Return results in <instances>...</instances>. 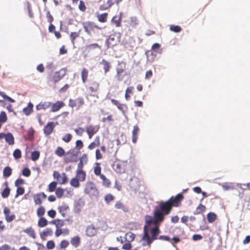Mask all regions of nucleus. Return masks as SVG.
I'll return each mask as SVG.
<instances>
[{
    "label": "nucleus",
    "mask_w": 250,
    "mask_h": 250,
    "mask_svg": "<svg viewBox=\"0 0 250 250\" xmlns=\"http://www.w3.org/2000/svg\"><path fill=\"white\" fill-rule=\"evenodd\" d=\"M98 21L100 22L104 23L107 21L108 18V14L104 13L101 14H98L97 16Z\"/></svg>",
    "instance_id": "nucleus-27"
},
{
    "label": "nucleus",
    "mask_w": 250,
    "mask_h": 250,
    "mask_svg": "<svg viewBox=\"0 0 250 250\" xmlns=\"http://www.w3.org/2000/svg\"><path fill=\"white\" fill-rule=\"evenodd\" d=\"M69 242L68 241L66 240H63L61 242L60 247L61 249H65L69 246Z\"/></svg>",
    "instance_id": "nucleus-64"
},
{
    "label": "nucleus",
    "mask_w": 250,
    "mask_h": 250,
    "mask_svg": "<svg viewBox=\"0 0 250 250\" xmlns=\"http://www.w3.org/2000/svg\"><path fill=\"white\" fill-rule=\"evenodd\" d=\"M97 48L101 49V46L98 43H96L90 44L86 46V49H87L88 51L92 49H96Z\"/></svg>",
    "instance_id": "nucleus-58"
},
{
    "label": "nucleus",
    "mask_w": 250,
    "mask_h": 250,
    "mask_svg": "<svg viewBox=\"0 0 250 250\" xmlns=\"http://www.w3.org/2000/svg\"><path fill=\"white\" fill-rule=\"evenodd\" d=\"M122 13H120L119 16H114L111 20L112 23L114 24L116 27H120L121 25Z\"/></svg>",
    "instance_id": "nucleus-16"
},
{
    "label": "nucleus",
    "mask_w": 250,
    "mask_h": 250,
    "mask_svg": "<svg viewBox=\"0 0 250 250\" xmlns=\"http://www.w3.org/2000/svg\"><path fill=\"white\" fill-rule=\"evenodd\" d=\"M57 122L56 123L53 122H48L43 128L44 134L46 136H48L50 135L53 131L56 125H57Z\"/></svg>",
    "instance_id": "nucleus-12"
},
{
    "label": "nucleus",
    "mask_w": 250,
    "mask_h": 250,
    "mask_svg": "<svg viewBox=\"0 0 250 250\" xmlns=\"http://www.w3.org/2000/svg\"><path fill=\"white\" fill-rule=\"evenodd\" d=\"M111 101L114 105L117 106L119 109L121 110H123V104H120L118 101L115 99H111Z\"/></svg>",
    "instance_id": "nucleus-56"
},
{
    "label": "nucleus",
    "mask_w": 250,
    "mask_h": 250,
    "mask_svg": "<svg viewBox=\"0 0 250 250\" xmlns=\"http://www.w3.org/2000/svg\"><path fill=\"white\" fill-rule=\"evenodd\" d=\"M100 145V137L97 136L94 142L91 143L88 146V148L91 150L95 148L96 147L99 146Z\"/></svg>",
    "instance_id": "nucleus-26"
},
{
    "label": "nucleus",
    "mask_w": 250,
    "mask_h": 250,
    "mask_svg": "<svg viewBox=\"0 0 250 250\" xmlns=\"http://www.w3.org/2000/svg\"><path fill=\"white\" fill-rule=\"evenodd\" d=\"M53 177L57 180L60 184H65L68 181V178L65 173L60 174L58 172L55 171L53 172Z\"/></svg>",
    "instance_id": "nucleus-9"
},
{
    "label": "nucleus",
    "mask_w": 250,
    "mask_h": 250,
    "mask_svg": "<svg viewBox=\"0 0 250 250\" xmlns=\"http://www.w3.org/2000/svg\"><path fill=\"white\" fill-rule=\"evenodd\" d=\"M35 130L32 127L28 130L26 139L29 141H32L34 139V134Z\"/></svg>",
    "instance_id": "nucleus-37"
},
{
    "label": "nucleus",
    "mask_w": 250,
    "mask_h": 250,
    "mask_svg": "<svg viewBox=\"0 0 250 250\" xmlns=\"http://www.w3.org/2000/svg\"><path fill=\"white\" fill-rule=\"evenodd\" d=\"M133 89L134 87L133 86H129L126 88L125 94V98L126 100H129L130 99V96L129 94L132 93Z\"/></svg>",
    "instance_id": "nucleus-49"
},
{
    "label": "nucleus",
    "mask_w": 250,
    "mask_h": 250,
    "mask_svg": "<svg viewBox=\"0 0 250 250\" xmlns=\"http://www.w3.org/2000/svg\"><path fill=\"white\" fill-rule=\"evenodd\" d=\"M81 242L80 237L79 236H76L72 238H71L70 240V243L72 246L75 247V248L78 247L80 244Z\"/></svg>",
    "instance_id": "nucleus-25"
},
{
    "label": "nucleus",
    "mask_w": 250,
    "mask_h": 250,
    "mask_svg": "<svg viewBox=\"0 0 250 250\" xmlns=\"http://www.w3.org/2000/svg\"><path fill=\"white\" fill-rule=\"evenodd\" d=\"M26 8L28 11L29 16L30 18H32L33 17V13L32 10V6L30 3L28 1L26 2L25 4Z\"/></svg>",
    "instance_id": "nucleus-48"
},
{
    "label": "nucleus",
    "mask_w": 250,
    "mask_h": 250,
    "mask_svg": "<svg viewBox=\"0 0 250 250\" xmlns=\"http://www.w3.org/2000/svg\"><path fill=\"white\" fill-rule=\"evenodd\" d=\"M146 215L145 216V225L144 227V234L141 238L143 241V245L150 246L153 241L158 239V235L160 233L159 225L160 224H154L151 223L150 224L147 223Z\"/></svg>",
    "instance_id": "nucleus-2"
},
{
    "label": "nucleus",
    "mask_w": 250,
    "mask_h": 250,
    "mask_svg": "<svg viewBox=\"0 0 250 250\" xmlns=\"http://www.w3.org/2000/svg\"><path fill=\"white\" fill-rule=\"evenodd\" d=\"M33 104L31 103H29L27 106L23 109V112L26 116H28L33 111Z\"/></svg>",
    "instance_id": "nucleus-29"
},
{
    "label": "nucleus",
    "mask_w": 250,
    "mask_h": 250,
    "mask_svg": "<svg viewBox=\"0 0 250 250\" xmlns=\"http://www.w3.org/2000/svg\"><path fill=\"white\" fill-rule=\"evenodd\" d=\"M125 240L128 242L133 241L135 237V234L131 232L127 233L125 235Z\"/></svg>",
    "instance_id": "nucleus-45"
},
{
    "label": "nucleus",
    "mask_w": 250,
    "mask_h": 250,
    "mask_svg": "<svg viewBox=\"0 0 250 250\" xmlns=\"http://www.w3.org/2000/svg\"><path fill=\"white\" fill-rule=\"evenodd\" d=\"M83 26L85 32L90 36L95 33L97 30H101L102 28L97 26L92 21H87L83 23Z\"/></svg>",
    "instance_id": "nucleus-5"
},
{
    "label": "nucleus",
    "mask_w": 250,
    "mask_h": 250,
    "mask_svg": "<svg viewBox=\"0 0 250 250\" xmlns=\"http://www.w3.org/2000/svg\"><path fill=\"white\" fill-rule=\"evenodd\" d=\"M3 212L5 216V219L8 222H12L15 218L14 214L10 215V209L7 207L4 208Z\"/></svg>",
    "instance_id": "nucleus-18"
},
{
    "label": "nucleus",
    "mask_w": 250,
    "mask_h": 250,
    "mask_svg": "<svg viewBox=\"0 0 250 250\" xmlns=\"http://www.w3.org/2000/svg\"><path fill=\"white\" fill-rule=\"evenodd\" d=\"M217 216L213 212H209L207 214V219L209 223H213L216 219Z\"/></svg>",
    "instance_id": "nucleus-39"
},
{
    "label": "nucleus",
    "mask_w": 250,
    "mask_h": 250,
    "mask_svg": "<svg viewBox=\"0 0 250 250\" xmlns=\"http://www.w3.org/2000/svg\"><path fill=\"white\" fill-rule=\"evenodd\" d=\"M97 233V231L93 226H89L86 229V234L89 237L94 236Z\"/></svg>",
    "instance_id": "nucleus-22"
},
{
    "label": "nucleus",
    "mask_w": 250,
    "mask_h": 250,
    "mask_svg": "<svg viewBox=\"0 0 250 250\" xmlns=\"http://www.w3.org/2000/svg\"><path fill=\"white\" fill-rule=\"evenodd\" d=\"M46 198V194L42 192L33 195V199L35 205H40L42 204V200Z\"/></svg>",
    "instance_id": "nucleus-13"
},
{
    "label": "nucleus",
    "mask_w": 250,
    "mask_h": 250,
    "mask_svg": "<svg viewBox=\"0 0 250 250\" xmlns=\"http://www.w3.org/2000/svg\"><path fill=\"white\" fill-rule=\"evenodd\" d=\"M140 132V128L138 125H135L133 127L132 130V141L134 144H136L138 138V135Z\"/></svg>",
    "instance_id": "nucleus-19"
},
{
    "label": "nucleus",
    "mask_w": 250,
    "mask_h": 250,
    "mask_svg": "<svg viewBox=\"0 0 250 250\" xmlns=\"http://www.w3.org/2000/svg\"><path fill=\"white\" fill-rule=\"evenodd\" d=\"M82 80L83 83H85L87 80L88 77V70L84 68L81 72Z\"/></svg>",
    "instance_id": "nucleus-28"
},
{
    "label": "nucleus",
    "mask_w": 250,
    "mask_h": 250,
    "mask_svg": "<svg viewBox=\"0 0 250 250\" xmlns=\"http://www.w3.org/2000/svg\"><path fill=\"white\" fill-rule=\"evenodd\" d=\"M124 70L123 68H117V74L116 78L117 80L121 81L123 79V77L122 76V74L124 72Z\"/></svg>",
    "instance_id": "nucleus-52"
},
{
    "label": "nucleus",
    "mask_w": 250,
    "mask_h": 250,
    "mask_svg": "<svg viewBox=\"0 0 250 250\" xmlns=\"http://www.w3.org/2000/svg\"><path fill=\"white\" fill-rule=\"evenodd\" d=\"M100 64H102L103 66V69L104 70V73L106 74L109 71V69L111 67V65L110 62H108L107 61L103 59L101 62Z\"/></svg>",
    "instance_id": "nucleus-23"
},
{
    "label": "nucleus",
    "mask_w": 250,
    "mask_h": 250,
    "mask_svg": "<svg viewBox=\"0 0 250 250\" xmlns=\"http://www.w3.org/2000/svg\"><path fill=\"white\" fill-rule=\"evenodd\" d=\"M24 232L28 234L30 237L33 238H36V234L34 230L31 228L29 227L24 230Z\"/></svg>",
    "instance_id": "nucleus-36"
},
{
    "label": "nucleus",
    "mask_w": 250,
    "mask_h": 250,
    "mask_svg": "<svg viewBox=\"0 0 250 250\" xmlns=\"http://www.w3.org/2000/svg\"><path fill=\"white\" fill-rule=\"evenodd\" d=\"M56 195L58 198L62 197L64 194V190L61 188H58L55 191Z\"/></svg>",
    "instance_id": "nucleus-51"
},
{
    "label": "nucleus",
    "mask_w": 250,
    "mask_h": 250,
    "mask_svg": "<svg viewBox=\"0 0 250 250\" xmlns=\"http://www.w3.org/2000/svg\"><path fill=\"white\" fill-rule=\"evenodd\" d=\"M4 138L6 143L9 145H13L14 144V138L11 133H4Z\"/></svg>",
    "instance_id": "nucleus-20"
},
{
    "label": "nucleus",
    "mask_w": 250,
    "mask_h": 250,
    "mask_svg": "<svg viewBox=\"0 0 250 250\" xmlns=\"http://www.w3.org/2000/svg\"><path fill=\"white\" fill-rule=\"evenodd\" d=\"M84 104V100L82 97H78L75 99H70L69 100V106L71 108H76L77 110L79 109Z\"/></svg>",
    "instance_id": "nucleus-6"
},
{
    "label": "nucleus",
    "mask_w": 250,
    "mask_h": 250,
    "mask_svg": "<svg viewBox=\"0 0 250 250\" xmlns=\"http://www.w3.org/2000/svg\"><path fill=\"white\" fill-rule=\"evenodd\" d=\"M94 174L97 176H99L103 175L101 174V167H100V164L99 163H96V166L94 168Z\"/></svg>",
    "instance_id": "nucleus-38"
},
{
    "label": "nucleus",
    "mask_w": 250,
    "mask_h": 250,
    "mask_svg": "<svg viewBox=\"0 0 250 250\" xmlns=\"http://www.w3.org/2000/svg\"><path fill=\"white\" fill-rule=\"evenodd\" d=\"M24 192V188H23L21 187H17L15 198H17L19 196L23 194Z\"/></svg>",
    "instance_id": "nucleus-60"
},
{
    "label": "nucleus",
    "mask_w": 250,
    "mask_h": 250,
    "mask_svg": "<svg viewBox=\"0 0 250 250\" xmlns=\"http://www.w3.org/2000/svg\"><path fill=\"white\" fill-rule=\"evenodd\" d=\"M99 83L94 79H91L88 83V89L92 93L97 92L99 89Z\"/></svg>",
    "instance_id": "nucleus-10"
},
{
    "label": "nucleus",
    "mask_w": 250,
    "mask_h": 250,
    "mask_svg": "<svg viewBox=\"0 0 250 250\" xmlns=\"http://www.w3.org/2000/svg\"><path fill=\"white\" fill-rule=\"evenodd\" d=\"M79 180L76 177L71 179L70 184L74 188H78L80 186Z\"/></svg>",
    "instance_id": "nucleus-44"
},
{
    "label": "nucleus",
    "mask_w": 250,
    "mask_h": 250,
    "mask_svg": "<svg viewBox=\"0 0 250 250\" xmlns=\"http://www.w3.org/2000/svg\"><path fill=\"white\" fill-rule=\"evenodd\" d=\"M57 185V182H52L48 185V191L49 192H53L56 188Z\"/></svg>",
    "instance_id": "nucleus-54"
},
{
    "label": "nucleus",
    "mask_w": 250,
    "mask_h": 250,
    "mask_svg": "<svg viewBox=\"0 0 250 250\" xmlns=\"http://www.w3.org/2000/svg\"><path fill=\"white\" fill-rule=\"evenodd\" d=\"M52 224L55 225L56 228H61L64 225V222L61 219H56L52 221Z\"/></svg>",
    "instance_id": "nucleus-46"
},
{
    "label": "nucleus",
    "mask_w": 250,
    "mask_h": 250,
    "mask_svg": "<svg viewBox=\"0 0 250 250\" xmlns=\"http://www.w3.org/2000/svg\"><path fill=\"white\" fill-rule=\"evenodd\" d=\"M127 165V161L117 159L114 162L112 168L118 173H124L126 169Z\"/></svg>",
    "instance_id": "nucleus-4"
},
{
    "label": "nucleus",
    "mask_w": 250,
    "mask_h": 250,
    "mask_svg": "<svg viewBox=\"0 0 250 250\" xmlns=\"http://www.w3.org/2000/svg\"><path fill=\"white\" fill-rule=\"evenodd\" d=\"M237 186L243 190L250 189V183L247 184H238Z\"/></svg>",
    "instance_id": "nucleus-55"
},
{
    "label": "nucleus",
    "mask_w": 250,
    "mask_h": 250,
    "mask_svg": "<svg viewBox=\"0 0 250 250\" xmlns=\"http://www.w3.org/2000/svg\"><path fill=\"white\" fill-rule=\"evenodd\" d=\"M99 130V127L89 125L86 127V131L88 134L89 139H91Z\"/></svg>",
    "instance_id": "nucleus-14"
},
{
    "label": "nucleus",
    "mask_w": 250,
    "mask_h": 250,
    "mask_svg": "<svg viewBox=\"0 0 250 250\" xmlns=\"http://www.w3.org/2000/svg\"><path fill=\"white\" fill-rule=\"evenodd\" d=\"M170 31L175 32L179 33L182 31V28L179 25H171L169 27Z\"/></svg>",
    "instance_id": "nucleus-47"
},
{
    "label": "nucleus",
    "mask_w": 250,
    "mask_h": 250,
    "mask_svg": "<svg viewBox=\"0 0 250 250\" xmlns=\"http://www.w3.org/2000/svg\"><path fill=\"white\" fill-rule=\"evenodd\" d=\"M65 163L76 162L77 161V154L75 153L74 149H70L65 154L63 158Z\"/></svg>",
    "instance_id": "nucleus-7"
},
{
    "label": "nucleus",
    "mask_w": 250,
    "mask_h": 250,
    "mask_svg": "<svg viewBox=\"0 0 250 250\" xmlns=\"http://www.w3.org/2000/svg\"><path fill=\"white\" fill-rule=\"evenodd\" d=\"M45 213V208L43 206H40L37 210V214L39 217L42 216Z\"/></svg>",
    "instance_id": "nucleus-53"
},
{
    "label": "nucleus",
    "mask_w": 250,
    "mask_h": 250,
    "mask_svg": "<svg viewBox=\"0 0 250 250\" xmlns=\"http://www.w3.org/2000/svg\"><path fill=\"white\" fill-rule=\"evenodd\" d=\"M65 106V104L63 102L58 101L54 104H51V111L55 112L59 111L61 108Z\"/></svg>",
    "instance_id": "nucleus-15"
},
{
    "label": "nucleus",
    "mask_w": 250,
    "mask_h": 250,
    "mask_svg": "<svg viewBox=\"0 0 250 250\" xmlns=\"http://www.w3.org/2000/svg\"><path fill=\"white\" fill-rule=\"evenodd\" d=\"M4 185L6 186V188L2 191V192H1V196L3 198H7L9 196V195L10 194V189L8 187V183H7V181H6L4 183Z\"/></svg>",
    "instance_id": "nucleus-30"
},
{
    "label": "nucleus",
    "mask_w": 250,
    "mask_h": 250,
    "mask_svg": "<svg viewBox=\"0 0 250 250\" xmlns=\"http://www.w3.org/2000/svg\"><path fill=\"white\" fill-rule=\"evenodd\" d=\"M119 42L118 39L116 38L114 35H110L106 41V48H112L116 45Z\"/></svg>",
    "instance_id": "nucleus-11"
},
{
    "label": "nucleus",
    "mask_w": 250,
    "mask_h": 250,
    "mask_svg": "<svg viewBox=\"0 0 250 250\" xmlns=\"http://www.w3.org/2000/svg\"><path fill=\"white\" fill-rule=\"evenodd\" d=\"M52 229L50 228H47L41 233V237L42 238H43V237H45L47 236H51L52 235Z\"/></svg>",
    "instance_id": "nucleus-42"
},
{
    "label": "nucleus",
    "mask_w": 250,
    "mask_h": 250,
    "mask_svg": "<svg viewBox=\"0 0 250 250\" xmlns=\"http://www.w3.org/2000/svg\"><path fill=\"white\" fill-rule=\"evenodd\" d=\"M86 173L82 170H76V177L81 182H83L86 179Z\"/></svg>",
    "instance_id": "nucleus-21"
},
{
    "label": "nucleus",
    "mask_w": 250,
    "mask_h": 250,
    "mask_svg": "<svg viewBox=\"0 0 250 250\" xmlns=\"http://www.w3.org/2000/svg\"><path fill=\"white\" fill-rule=\"evenodd\" d=\"M7 116L5 111H2L0 113V124H3L7 122Z\"/></svg>",
    "instance_id": "nucleus-41"
},
{
    "label": "nucleus",
    "mask_w": 250,
    "mask_h": 250,
    "mask_svg": "<svg viewBox=\"0 0 250 250\" xmlns=\"http://www.w3.org/2000/svg\"><path fill=\"white\" fill-rule=\"evenodd\" d=\"M65 75V71L64 69H61L56 71L52 76H50L49 80L54 83H56L61 80Z\"/></svg>",
    "instance_id": "nucleus-8"
},
{
    "label": "nucleus",
    "mask_w": 250,
    "mask_h": 250,
    "mask_svg": "<svg viewBox=\"0 0 250 250\" xmlns=\"http://www.w3.org/2000/svg\"><path fill=\"white\" fill-rule=\"evenodd\" d=\"M51 105V103L49 102H41L37 104L36 108L37 110H45L49 108Z\"/></svg>",
    "instance_id": "nucleus-17"
},
{
    "label": "nucleus",
    "mask_w": 250,
    "mask_h": 250,
    "mask_svg": "<svg viewBox=\"0 0 250 250\" xmlns=\"http://www.w3.org/2000/svg\"><path fill=\"white\" fill-rule=\"evenodd\" d=\"M0 96H1L2 98H3L4 99L8 100L9 102L11 103H14L15 101L11 98V97H9L8 96L6 95V94L2 91H0Z\"/></svg>",
    "instance_id": "nucleus-57"
},
{
    "label": "nucleus",
    "mask_w": 250,
    "mask_h": 250,
    "mask_svg": "<svg viewBox=\"0 0 250 250\" xmlns=\"http://www.w3.org/2000/svg\"><path fill=\"white\" fill-rule=\"evenodd\" d=\"M114 3L113 0H108L106 3L100 5L99 9L101 10H105L110 8Z\"/></svg>",
    "instance_id": "nucleus-24"
},
{
    "label": "nucleus",
    "mask_w": 250,
    "mask_h": 250,
    "mask_svg": "<svg viewBox=\"0 0 250 250\" xmlns=\"http://www.w3.org/2000/svg\"><path fill=\"white\" fill-rule=\"evenodd\" d=\"M184 199L182 193H179L175 197H171L166 201L160 202L153 210V217L146 215L147 223H162L166 215H168L173 207H178L181 206V202Z\"/></svg>",
    "instance_id": "nucleus-1"
},
{
    "label": "nucleus",
    "mask_w": 250,
    "mask_h": 250,
    "mask_svg": "<svg viewBox=\"0 0 250 250\" xmlns=\"http://www.w3.org/2000/svg\"><path fill=\"white\" fill-rule=\"evenodd\" d=\"M115 207L117 209H121L123 210L124 211L125 210V208L124 204L120 201H117L115 203Z\"/></svg>",
    "instance_id": "nucleus-63"
},
{
    "label": "nucleus",
    "mask_w": 250,
    "mask_h": 250,
    "mask_svg": "<svg viewBox=\"0 0 250 250\" xmlns=\"http://www.w3.org/2000/svg\"><path fill=\"white\" fill-rule=\"evenodd\" d=\"M84 192L91 198H97L99 195V191L95 184L92 181L86 182Z\"/></svg>",
    "instance_id": "nucleus-3"
},
{
    "label": "nucleus",
    "mask_w": 250,
    "mask_h": 250,
    "mask_svg": "<svg viewBox=\"0 0 250 250\" xmlns=\"http://www.w3.org/2000/svg\"><path fill=\"white\" fill-rule=\"evenodd\" d=\"M40 153L39 151H35L31 153V158L32 160L36 161L40 157Z\"/></svg>",
    "instance_id": "nucleus-50"
},
{
    "label": "nucleus",
    "mask_w": 250,
    "mask_h": 250,
    "mask_svg": "<svg viewBox=\"0 0 250 250\" xmlns=\"http://www.w3.org/2000/svg\"><path fill=\"white\" fill-rule=\"evenodd\" d=\"M114 199V197L111 194H107L104 196V200L105 202L107 204H109V203Z\"/></svg>",
    "instance_id": "nucleus-62"
},
{
    "label": "nucleus",
    "mask_w": 250,
    "mask_h": 250,
    "mask_svg": "<svg viewBox=\"0 0 250 250\" xmlns=\"http://www.w3.org/2000/svg\"><path fill=\"white\" fill-rule=\"evenodd\" d=\"M100 178L103 181V185L106 188H109L111 186V182L109 179H107L104 175H100Z\"/></svg>",
    "instance_id": "nucleus-31"
},
{
    "label": "nucleus",
    "mask_w": 250,
    "mask_h": 250,
    "mask_svg": "<svg viewBox=\"0 0 250 250\" xmlns=\"http://www.w3.org/2000/svg\"><path fill=\"white\" fill-rule=\"evenodd\" d=\"M55 154L59 157H62L65 154L64 150L61 146H58L55 151Z\"/></svg>",
    "instance_id": "nucleus-33"
},
{
    "label": "nucleus",
    "mask_w": 250,
    "mask_h": 250,
    "mask_svg": "<svg viewBox=\"0 0 250 250\" xmlns=\"http://www.w3.org/2000/svg\"><path fill=\"white\" fill-rule=\"evenodd\" d=\"M206 207L204 205L200 204L198 205V206L196 208V212L194 214H198L203 213V212H204L206 211Z\"/></svg>",
    "instance_id": "nucleus-40"
},
{
    "label": "nucleus",
    "mask_w": 250,
    "mask_h": 250,
    "mask_svg": "<svg viewBox=\"0 0 250 250\" xmlns=\"http://www.w3.org/2000/svg\"><path fill=\"white\" fill-rule=\"evenodd\" d=\"M72 136L71 134L67 133L65 134L62 138V140L65 143H69L72 140Z\"/></svg>",
    "instance_id": "nucleus-61"
},
{
    "label": "nucleus",
    "mask_w": 250,
    "mask_h": 250,
    "mask_svg": "<svg viewBox=\"0 0 250 250\" xmlns=\"http://www.w3.org/2000/svg\"><path fill=\"white\" fill-rule=\"evenodd\" d=\"M12 174V169L9 167H6L3 169V175L5 177H9Z\"/></svg>",
    "instance_id": "nucleus-43"
},
{
    "label": "nucleus",
    "mask_w": 250,
    "mask_h": 250,
    "mask_svg": "<svg viewBox=\"0 0 250 250\" xmlns=\"http://www.w3.org/2000/svg\"><path fill=\"white\" fill-rule=\"evenodd\" d=\"M48 224L47 220L44 217H41L38 221V225L39 227L43 228Z\"/></svg>",
    "instance_id": "nucleus-35"
},
{
    "label": "nucleus",
    "mask_w": 250,
    "mask_h": 250,
    "mask_svg": "<svg viewBox=\"0 0 250 250\" xmlns=\"http://www.w3.org/2000/svg\"><path fill=\"white\" fill-rule=\"evenodd\" d=\"M80 33L77 32H71L70 35V39L73 43L74 44L75 40L79 36Z\"/></svg>",
    "instance_id": "nucleus-59"
},
{
    "label": "nucleus",
    "mask_w": 250,
    "mask_h": 250,
    "mask_svg": "<svg viewBox=\"0 0 250 250\" xmlns=\"http://www.w3.org/2000/svg\"><path fill=\"white\" fill-rule=\"evenodd\" d=\"M139 21L137 18L135 17H132L129 19V24L132 27H135L138 24Z\"/></svg>",
    "instance_id": "nucleus-34"
},
{
    "label": "nucleus",
    "mask_w": 250,
    "mask_h": 250,
    "mask_svg": "<svg viewBox=\"0 0 250 250\" xmlns=\"http://www.w3.org/2000/svg\"><path fill=\"white\" fill-rule=\"evenodd\" d=\"M68 209V207L66 205H63L62 206H60L58 208V210L59 212L61 214V215L63 217H65L66 216V212L67 209Z\"/></svg>",
    "instance_id": "nucleus-32"
}]
</instances>
